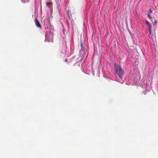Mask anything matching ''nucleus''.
<instances>
[{"mask_svg": "<svg viewBox=\"0 0 158 158\" xmlns=\"http://www.w3.org/2000/svg\"><path fill=\"white\" fill-rule=\"evenodd\" d=\"M147 16L149 18V19H152V17L151 16L150 14H148V15H147Z\"/></svg>", "mask_w": 158, "mask_h": 158, "instance_id": "6", "label": "nucleus"}, {"mask_svg": "<svg viewBox=\"0 0 158 158\" xmlns=\"http://www.w3.org/2000/svg\"><path fill=\"white\" fill-rule=\"evenodd\" d=\"M115 71L116 73L118 75L121 79H122L124 72L121 67L119 65L118 67H116Z\"/></svg>", "mask_w": 158, "mask_h": 158, "instance_id": "1", "label": "nucleus"}, {"mask_svg": "<svg viewBox=\"0 0 158 158\" xmlns=\"http://www.w3.org/2000/svg\"><path fill=\"white\" fill-rule=\"evenodd\" d=\"M146 24L148 27V29H152L151 25L150 23L147 20L146 21Z\"/></svg>", "mask_w": 158, "mask_h": 158, "instance_id": "3", "label": "nucleus"}, {"mask_svg": "<svg viewBox=\"0 0 158 158\" xmlns=\"http://www.w3.org/2000/svg\"><path fill=\"white\" fill-rule=\"evenodd\" d=\"M81 48L80 51V53L83 51L84 49V48L83 47V43L82 42H81Z\"/></svg>", "mask_w": 158, "mask_h": 158, "instance_id": "4", "label": "nucleus"}, {"mask_svg": "<svg viewBox=\"0 0 158 158\" xmlns=\"http://www.w3.org/2000/svg\"><path fill=\"white\" fill-rule=\"evenodd\" d=\"M157 21L156 20H155L154 22V23L153 24V25H156L157 24Z\"/></svg>", "mask_w": 158, "mask_h": 158, "instance_id": "7", "label": "nucleus"}, {"mask_svg": "<svg viewBox=\"0 0 158 158\" xmlns=\"http://www.w3.org/2000/svg\"><path fill=\"white\" fill-rule=\"evenodd\" d=\"M50 4H51V3H49V2H48V3H47V6H49V5H50Z\"/></svg>", "mask_w": 158, "mask_h": 158, "instance_id": "9", "label": "nucleus"}, {"mask_svg": "<svg viewBox=\"0 0 158 158\" xmlns=\"http://www.w3.org/2000/svg\"><path fill=\"white\" fill-rule=\"evenodd\" d=\"M152 10H151V9H150L149 11H148V14H151L152 13Z\"/></svg>", "mask_w": 158, "mask_h": 158, "instance_id": "5", "label": "nucleus"}, {"mask_svg": "<svg viewBox=\"0 0 158 158\" xmlns=\"http://www.w3.org/2000/svg\"><path fill=\"white\" fill-rule=\"evenodd\" d=\"M65 61L66 62H67L68 61V60H67V59H66L65 60Z\"/></svg>", "mask_w": 158, "mask_h": 158, "instance_id": "10", "label": "nucleus"}, {"mask_svg": "<svg viewBox=\"0 0 158 158\" xmlns=\"http://www.w3.org/2000/svg\"><path fill=\"white\" fill-rule=\"evenodd\" d=\"M149 29V34H150V35H151V33H152V31H151L152 29Z\"/></svg>", "mask_w": 158, "mask_h": 158, "instance_id": "8", "label": "nucleus"}, {"mask_svg": "<svg viewBox=\"0 0 158 158\" xmlns=\"http://www.w3.org/2000/svg\"><path fill=\"white\" fill-rule=\"evenodd\" d=\"M35 25L38 27L40 28H42V26L40 25L39 21L37 19V18H36L35 19Z\"/></svg>", "mask_w": 158, "mask_h": 158, "instance_id": "2", "label": "nucleus"}]
</instances>
